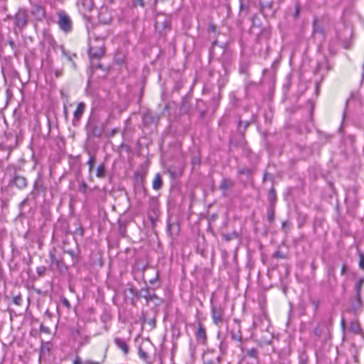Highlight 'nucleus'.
I'll list each match as a JSON object with an SVG mask.
<instances>
[{"mask_svg":"<svg viewBox=\"0 0 364 364\" xmlns=\"http://www.w3.org/2000/svg\"><path fill=\"white\" fill-rule=\"evenodd\" d=\"M105 52V38L99 36L90 37L88 53L90 58H101Z\"/></svg>","mask_w":364,"mask_h":364,"instance_id":"obj_1","label":"nucleus"},{"mask_svg":"<svg viewBox=\"0 0 364 364\" xmlns=\"http://www.w3.org/2000/svg\"><path fill=\"white\" fill-rule=\"evenodd\" d=\"M58 25L60 29L65 33L71 32L73 28L72 21L70 16L64 11L58 12Z\"/></svg>","mask_w":364,"mask_h":364,"instance_id":"obj_2","label":"nucleus"},{"mask_svg":"<svg viewBox=\"0 0 364 364\" xmlns=\"http://www.w3.org/2000/svg\"><path fill=\"white\" fill-rule=\"evenodd\" d=\"M225 314V308L221 306H215L213 303V300L211 299V317L213 319V323L220 326L223 321Z\"/></svg>","mask_w":364,"mask_h":364,"instance_id":"obj_3","label":"nucleus"},{"mask_svg":"<svg viewBox=\"0 0 364 364\" xmlns=\"http://www.w3.org/2000/svg\"><path fill=\"white\" fill-rule=\"evenodd\" d=\"M14 25L19 30H23L28 23V14L24 9L18 10L14 18Z\"/></svg>","mask_w":364,"mask_h":364,"instance_id":"obj_4","label":"nucleus"},{"mask_svg":"<svg viewBox=\"0 0 364 364\" xmlns=\"http://www.w3.org/2000/svg\"><path fill=\"white\" fill-rule=\"evenodd\" d=\"M30 12L36 21H42L46 16L45 7L39 4H31Z\"/></svg>","mask_w":364,"mask_h":364,"instance_id":"obj_5","label":"nucleus"},{"mask_svg":"<svg viewBox=\"0 0 364 364\" xmlns=\"http://www.w3.org/2000/svg\"><path fill=\"white\" fill-rule=\"evenodd\" d=\"M55 250L53 249L49 252V257L50 260V264L49 268L51 270H61L63 265V260L61 257H57L55 255Z\"/></svg>","mask_w":364,"mask_h":364,"instance_id":"obj_6","label":"nucleus"},{"mask_svg":"<svg viewBox=\"0 0 364 364\" xmlns=\"http://www.w3.org/2000/svg\"><path fill=\"white\" fill-rule=\"evenodd\" d=\"M9 185L15 186L18 189H23L27 186V180L23 176L14 175V176L11 177Z\"/></svg>","mask_w":364,"mask_h":364,"instance_id":"obj_7","label":"nucleus"},{"mask_svg":"<svg viewBox=\"0 0 364 364\" xmlns=\"http://www.w3.org/2000/svg\"><path fill=\"white\" fill-rule=\"evenodd\" d=\"M234 186V182L228 178H223L219 185V189L222 191L223 196H227L228 191Z\"/></svg>","mask_w":364,"mask_h":364,"instance_id":"obj_8","label":"nucleus"},{"mask_svg":"<svg viewBox=\"0 0 364 364\" xmlns=\"http://www.w3.org/2000/svg\"><path fill=\"white\" fill-rule=\"evenodd\" d=\"M196 338L199 343L203 345H205L207 343L206 331L203 326L201 324H200L198 327L197 331L196 333Z\"/></svg>","mask_w":364,"mask_h":364,"instance_id":"obj_9","label":"nucleus"},{"mask_svg":"<svg viewBox=\"0 0 364 364\" xmlns=\"http://www.w3.org/2000/svg\"><path fill=\"white\" fill-rule=\"evenodd\" d=\"M85 105L83 102H80L77 104V108L75 110L74 114H73V124L74 126H76L77 122L81 118V117L85 111Z\"/></svg>","mask_w":364,"mask_h":364,"instance_id":"obj_10","label":"nucleus"},{"mask_svg":"<svg viewBox=\"0 0 364 364\" xmlns=\"http://www.w3.org/2000/svg\"><path fill=\"white\" fill-rule=\"evenodd\" d=\"M139 295L141 297L144 298L147 301H152L154 299H158L155 293H151L149 287H145L141 288L139 291Z\"/></svg>","mask_w":364,"mask_h":364,"instance_id":"obj_11","label":"nucleus"},{"mask_svg":"<svg viewBox=\"0 0 364 364\" xmlns=\"http://www.w3.org/2000/svg\"><path fill=\"white\" fill-rule=\"evenodd\" d=\"M314 334L318 339L325 341L327 338L328 332V330L321 328L320 326H317L314 330Z\"/></svg>","mask_w":364,"mask_h":364,"instance_id":"obj_12","label":"nucleus"},{"mask_svg":"<svg viewBox=\"0 0 364 364\" xmlns=\"http://www.w3.org/2000/svg\"><path fill=\"white\" fill-rule=\"evenodd\" d=\"M87 132L90 136L100 137L102 136L103 130L97 126L90 125L87 128Z\"/></svg>","mask_w":364,"mask_h":364,"instance_id":"obj_13","label":"nucleus"},{"mask_svg":"<svg viewBox=\"0 0 364 364\" xmlns=\"http://www.w3.org/2000/svg\"><path fill=\"white\" fill-rule=\"evenodd\" d=\"M116 346L121 349L124 354H127L129 351V347L126 341L120 338H115L114 340Z\"/></svg>","mask_w":364,"mask_h":364,"instance_id":"obj_14","label":"nucleus"},{"mask_svg":"<svg viewBox=\"0 0 364 364\" xmlns=\"http://www.w3.org/2000/svg\"><path fill=\"white\" fill-rule=\"evenodd\" d=\"M153 188L154 190H159L162 186V179L159 173H156L153 181Z\"/></svg>","mask_w":364,"mask_h":364,"instance_id":"obj_15","label":"nucleus"},{"mask_svg":"<svg viewBox=\"0 0 364 364\" xmlns=\"http://www.w3.org/2000/svg\"><path fill=\"white\" fill-rule=\"evenodd\" d=\"M154 116H152V114L147 112H145L143 115V123L145 124V125H149V124H151L154 122Z\"/></svg>","mask_w":364,"mask_h":364,"instance_id":"obj_16","label":"nucleus"},{"mask_svg":"<svg viewBox=\"0 0 364 364\" xmlns=\"http://www.w3.org/2000/svg\"><path fill=\"white\" fill-rule=\"evenodd\" d=\"M356 301L351 304V309L354 312H357L361 310L362 308V301H361V296H360L359 299L355 297Z\"/></svg>","mask_w":364,"mask_h":364,"instance_id":"obj_17","label":"nucleus"},{"mask_svg":"<svg viewBox=\"0 0 364 364\" xmlns=\"http://www.w3.org/2000/svg\"><path fill=\"white\" fill-rule=\"evenodd\" d=\"M364 284V279L360 278L357 282L356 286H355V297H358L359 299L360 296H361V290L362 287Z\"/></svg>","mask_w":364,"mask_h":364,"instance_id":"obj_18","label":"nucleus"},{"mask_svg":"<svg viewBox=\"0 0 364 364\" xmlns=\"http://www.w3.org/2000/svg\"><path fill=\"white\" fill-rule=\"evenodd\" d=\"M138 355L139 358L146 361L147 364H152L151 362L148 360V355L141 346L138 348Z\"/></svg>","mask_w":364,"mask_h":364,"instance_id":"obj_19","label":"nucleus"},{"mask_svg":"<svg viewBox=\"0 0 364 364\" xmlns=\"http://www.w3.org/2000/svg\"><path fill=\"white\" fill-rule=\"evenodd\" d=\"M350 331L358 333L360 331V326L358 321H352L350 326Z\"/></svg>","mask_w":364,"mask_h":364,"instance_id":"obj_20","label":"nucleus"},{"mask_svg":"<svg viewBox=\"0 0 364 364\" xmlns=\"http://www.w3.org/2000/svg\"><path fill=\"white\" fill-rule=\"evenodd\" d=\"M73 364H100L99 362H95L90 360H87L85 361H82L79 357H77Z\"/></svg>","mask_w":364,"mask_h":364,"instance_id":"obj_21","label":"nucleus"},{"mask_svg":"<svg viewBox=\"0 0 364 364\" xmlns=\"http://www.w3.org/2000/svg\"><path fill=\"white\" fill-rule=\"evenodd\" d=\"M96 176L98 178H104L105 176V168L103 164L100 165L97 168Z\"/></svg>","mask_w":364,"mask_h":364,"instance_id":"obj_22","label":"nucleus"},{"mask_svg":"<svg viewBox=\"0 0 364 364\" xmlns=\"http://www.w3.org/2000/svg\"><path fill=\"white\" fill-rule=\"evenodd\" d=\"M272 3V0H260L259 4H260L261 9L271 8Z\"/></svg>","mask_w":364,"mask_h":364,"instance_id":"obj_23","label":"nucleus"},{"mask_svg":"<svg viewBox=\"0 0 364 364\" xmlns=\"http://www.w3.org/2000/svg\"><path fill=\"white\" fill-rule=\"evenodd\" d=\"M268 221L272 223L274 220V209L273 207H269L267 210Z\"/></svg>","mask_w":364,"mask_h":364,"instance_id":"obj_24","label":"nucleus"},{"mask_svg":"<svg viewBox=\"0 0 364 364\" xmlns=\"http://www.w3.org/2000/svg\"><path fill=\"white\" fill-rule=\"evenodd\" d=\"M237 237H238V235L235 232H232L231 233H227V234H224L223 235V238L226 241H230V240H232L233 239H236Z\"/></svg>","mask_w":364,"mask_h":364,"instance_id":"obj_25","label":"nucleus"},{"mask_svg":"<svg viewBox=\"0 0 364 364\" xmlns=\"http://www.w3.org/2000/svg\"><path fill=\"white\" fill-rule=\"evenodd\" d=\"M313 28H314V33H320L323 34V29L318 25L317 20L315 19L313 23Z\"/></svg>","mask_w":364,"mask_h":364,"instance_id":"obj_26","label":"nucleus"},{"mask_svg":"<svg viewBox=\"0 0 364 364\" xmlns=\"http://www.w3.org/2000/svg\"><path fill=\"white\" fill-rule=\"evenodd\" d=\"M247 355L250 358H257L258 355V350L257 348H252L251 349L247 350Z\"/></svg>","mask_w":364,"mask_h":364,"instance_id":"obj_27","label":"nucleus"},{"mask_svg":"<svg viewBox=\"0 0 364 364\" xmlns=\"http://www.w3.org/2000/svg\"><path fill=\"white\" fill-rule=\"evenodd\" d=\"M309 358L305 353H301L299 355V364H308Z\"/></svg>","mask_w":364,"mask_h":364,"instance_id":"obj_28","label":"nucleus"},{"mask_svg":"<svg viewBox=\"0 0 364 364\" xmlns=\"http://www.w3.org/2000/svg\"><path fill=\"white\" fill-rule=\"evenodd\" d=\"M82 4L83 6L85 7L87 10H91L93 6V3L92 0H82Z\"/></svg>","mask_w":364,"mask_h":364,"instance_id":"obj_29","label":"nucleus"},{"mask_svg":"<svg viewBox=\"0 0 364 364\" xmlns=\"http://www.w3.org/2000/svg\"><path fill=\"white\" fill-rule=\"evenodd\" d=\"M95 161V156L94 155H91L90 154V159H89V161L87 162V164L89 166V171L90 172H91L92 168H93V166H94Z\"/></svg>","mask_w":364,"mask_h":364,"instance_id":"obj_30","label":"nucleus"},{"mask_svg":"<svg viewBox=\"0 0 364 364\" xmlns=\"http://www.w3.org/2000/svg\"><path fill=\"white\" fill-rule=\"evenodd\" d=\"M8 43L11 46V49L14 50V55L17 56L18 50L16 49V46L14 41L11 38H10L8 40Z\"/></svg>","mask_w":364,"mask_h":364,"instance_id":"obj_31","label":"nucleus"},{"mask_svg":"<svg viewBox=\"0 0 364 364\" xmlns=\"http://www.w3.org/2000/svg\"><path fill=\"white\" fill-rule=\"evenodd\" d=\"M46 272V267L44 266H40L36 268V272L39 277H43Z\"/></svg>","mask_w":364,"mask_h":364,"instance_id":"obj_32","label":"nucleus"},{"mask_svg":"<svg viewBox=\"0 0 364 364\" xmlns=\"http://www.w3.org/2000/svg\"><path fill=\"white\" fill-rule=\"evenodd\" d=\"M12 301L16 305L21 306L22 304V297L20 294L16 295L13 297Z\"/></svg>","mask_w":364,"mask_h":364,"instance_id":"obj_33","label":"nucleus"},{"mask_svg":"<svg viewBox=\"0 0 364 364\" xmlns=\"http://www.w3.org/2000/svg\"><path fill=\"white\" fill-rule=\"evenodd\" d=\"M238 173L242 175V174H245V175H247V176H251L252 175V171L249 168H240L239 171H238Z\"/></svg>","mask_w":364,"mask_h":364,"instance_id":"obj_34","label":"nucleus"},{"mask_svg":"<svg viewBox=\"0 0 364 364\" xmlns=\"http://www.w3.org/2000/svg\"><path fill=\"white\" fill-rule=\"evenodd\" d=\"M62 304L68 309H70L71 305L69 302V301L65 297H61L60 299Z\"/></svg>","mask_w":364,"mask_h":364,"instance_id":"obj_35","label":"nucleus"},{"mask_svg":"<svg viewBox=\"0 0 364 364\" xmlns=\"http://www.w3.org/2000/svg\"><path fill=\"white\" fill-rule=\"evenodd\" d=\"M359 267L364 270V255L363 253L359 255Z\"/></svg>","mask_w":364,"mask_h":364,"instance_id":"obj_36","label":"nucleus"},{"mask_svg":"<svg viewBox=\"0 0 364 364\" xmlns=\"http://www.w3.org/2000/svg\"><path fill=\"white\" fill-rule=\"evenodd\" d=\"M132 2H133L134 6H139L141 7L144 6V0H133Z\"/></svg>","mask_w":364,"mask_h":364,"instance_id":"obj_37","label":"nucleus"},{"mask_svg":"<svg viewBox=\"0 0 364 364\" xmlns=\"http://www.w3.org/2000/svg\"><path fill=\"white\" fill-rule=\"evenodd\" d=\"M63 55H65L67 57L68 60L72 63V65H73V68H75V63L73 62V57H75L76 55H68V54H67L65 51H63Z\"/></svg>","mask_w":364,"mask_h":364,"instance_id":"obj_38","label":"nucleus"},{"mask_svg":"<svg viewBox=\"0 0 364 364\" xmlns=\"http://www.w3.org/2000/svg\"><path fill=\"white\" fill-rule=\"evenodd\" d=\"M158 280H159V272H156L155 277L153 279L149 280V284H154L156 282H158Z\"/></svg>","mask_w":364,"mask_h":364,"instance_id":"obj_39","label":"nucleus"},{"mask_svg":"<svg viewBox=\"0 0 364 364\" xmlns=\"http://www.w3.org/2000/svg\"><path fill=\"white\" fill-rule=\"evenodd\" d=\"M40 331L43 333H48L49 332V328L44 325L41 324L40 326Z\"/></svg>","mask_w":364,"mask_h":364,"instance_id":"obj_40","label":"nucleus"},{"mask_svg":"<svg viewBox=\"0 0 364 364\" xmlns=\"http://www.w3.org/2000/svg\"><path fill=\"white\" fill-rule=\"evenodd\" d=\"M220 351L222 353H224L225 349H226V345L225 344V343L223 341H222L220 343Z\"/></svg>","mask_w":364,"mask_h":364,"instance_id":"obj_41","label":"nucleus"},{"mask_svg":"<svg viewBox=\"0 0 364 364\" xmlns=\"http://www.w3.org/2000/svg\"><path fill=\"white\" fill-rule=\"evenodd\" d=\"M203 364H214V362L211 359H203Z\"/></svg>","mask_w":364,"mask_h":364,"instance_id":"obj_42","label":"nucleus"},{"mask_svg":"<svg viewBox=\"0 0 364 364\" xmlns=\"http://www.w3.org/2000/svg\"><path fill=\"white\" fill-rule=\"evenodd\" d=\"M282 228H283V229H284V228H289V226H290V224H289L288 222H287V221H284V222L282 223Z\"/></svg>","mask_w":364,"mask_h":364,"instance_id":"obj_43","label":"nucleus"},{"mask_svg":"<svg viewBox=\"0 0 364 364\" xmlns=\"http://www.w3.org/2000/svg\"><path fill=\"white\" fill-rule=\"evenodd\" d=\"M79 333H80V331H79L77 329H75H75H73V330H72V335H73V336H74V337H75V336H76L77 335H79Z\"/></svg>","mask_w":364,"mask_h":364,"instance_id":"obj_44","label":"nucleus"},{"mask_svg":"<svg viewBox=\"0 0 364 364\" xmlns=\"http://www.w3.org/2000/svg\"><path fill=\"white\" fill-rule=\"evenodd\" d=\"M119 232L122 236L125 235V228L120 227L119 228Z\"/></svg>","mask_w":364,"mask_h":364,"instance_id":"obj_45","label":"nucleus"},{"mask_svg":"<svg viewBox=\"0 0 364 364\" xmlns=\"http://www.w3.org/2000/svg\"><path fill=\"white\" fill-rule=\"evenodd\" d=\"M215 29H216V27L214 24H210L209 26V30L213 31V32H215Z\"/></svg>","mask_w":364,"mask_h":364,"instance_id":"obj_46","label":"nucleus"},{"mask_svg":"<svg viewBox=\"0 0 364 364\" xmlns=\"http://www.w3.org/2000/svg\"><path fill=\"white\" fill-rule=\"evenodd\" d=\"M299 10H300L299 6L297 5L296 7L295 14H294L296 17L298 16L299 13Z\"/></svg>","mask_w":364,"mask_h":364,"instance_id":"obj_47","label":"nucleus"},{"mask_svg":"<svg viewBox=\"0 0 364 364\" xmlns=\"http://www.w3.org/2000/svg\"><path fill=\"white\" fill-rule=\"evenodd\" d=\"M345 31L348 33L350 36H352V31L350 28H345Z\"/></svg>","mask_w":364,"mask_h":364,"instance_id":"obj_48","label":"nucleus"},{"mask_svg":"<svg viewBox=\"0 0 364 364\" xmlns=\"http://www.w3.org/2000/svg\"><path fill=\"white\" fill-rule=\"evenodd\" d=\"M81 189L83 193H86V185L85 183L82 184Z\"/></svg>","mask_w":364,"mask_h":364,"instance_id":"obj_49","label":"nucleus"},{"mask_svg":"<svg viewBox=\"0 0 364 364\" xmlns=\"http://www.w3.org/2000/svg\"><path fill=\"white\" fill-rule=\"evenodd\" d=\"M345 272H346V266H343L342 267V269H341V274H345Z\"/></svg>","mask_w":364,"mask_h":364,"instance_id":"obj_50","label":"nucleus"},{"mask_svg":"<svg viewBox=\"0 0 364 364\" xmlns=\"http://www.w3.org/2000/svg\"><path fill=\"white\" fill-rule=\"evenodd\" d=\"M311 269H312L313 270H315V269H316V264H314V262H312V263L311 264Z\"/></svg>","mask_w":364,"mask_h":364,"instance_id":"obj_51","label":"nucleus"},{"mask_svg":"<svg viewBox=\"0 0 364 364\" xmlns=\"http://www.w3.org/2000/svg\"><path fill=\"white\" fill-rule=\"evenodd\" d=\"M344 46H345L346 48H350V43H345Z\"/></svg>","mask_w":364,"mask_h":364,"instance_id":"obj_52","label":"nucleus"},{"mask_svg":"<svg viewBox=\"0 0 364 364\" xmlns=\"http://www.w3.org/2000/svg\"><path fill=\"white\" fill-rule=\"evenodd\" d=\"M314 304L315 305V309H317L318 306V302L315 301H314Z\"/></svg>","mask_w":364,"mask_h":364,"instance_id":"obj_53","label":"nucleus"},{"mask_svg":"<svg viewBox=\"0 0 364 364\" xmlns=\"http://www.w3.org/2000/svg\"><path fill=\"white\" fill-rule=\"evenodd\" d=\"M220 360H221L220 357H218V358H217V361H218V363H220Z\"/></svg>","mask_w":364,"mask_h":364,"instance_id":"obj_54","label":"nucleus"},{"mask_svg":"<svg viewBox=\"0 0 364 364\" xmlns=\"http://www.w3.org/2000/svg\"><path fill=\"white\" fill-rule=\"evenodd\" d=\"M248 125H249V123H248V122H246V123L245 124V128L247 127H248Z\"/></svg>","mask_w":364,"mask_h":364,"instance_id":"obj_55","label":"nucleus"},{"mask_svg":"<svg viewBox=\"0 0 364 364\" xmlns=\"http://www.w3.org/2000/svg\"><path fill=\"white\" fill-rule=\"evenodd\" d=\"M55 75H56L57 76H59V75H60V72L57 71V72H56V73H55Z\"/></svg>","mask_w":364,"mask_h":364,"instance_id":"obj_56","label":"nucleus"},{"mask_svg":"<svg viewBox=\"0 0 364 364\" xmlns=\"http://www.w3.org/2000/svg\"><path fill=\"white\" fill-rule=\"evenodd\" d=\"M160 287H161V285H160L159 284H158L156 286V287H155V288H156V289H158V288H159Z\"/></svg>","mask_w":364,"mask_h":364,"instance_id":"obj_57","label":"nucleus"},{"mask_svg":"<svg viewBox=\"0 0 364 364\" xmlns=\"http://www.w3.org/2000/svg\"><path fill=\"white\" fill-rule=\"evenodd\" d=\"M274 189H273V188H272V189H271V193H273V194H274Z\"/></svg>","mask_w":364,"mask_h":364,"instance_id":"obj_58","label":"nucleus"},{"mask_svg":"<svg viewBox=\"0 0 364 364\" xmlns=\"http://www.w3.org/2000/svg\"><path fill=\"white\" fill-rule=\"evenodd\" d=\"M338 38L339 39H341V38H342V37H341L339 34H338Z\"/></svg>","mask_w":364,"mask_h":364,"instance_id":"obj_59","label":"nucleus"},{"mask_svg":"<svg viewBox=\"0 0 364 364\" xmlns=\"http://www.w3.org/2000/svg\"><path fill=\"white\" fill-rule=\"evenodd\" d=\"M301 225H302V223H300L299 224V228H301Z\"/></svg>","mask_w":364,"mask_h":364,"instance_id":"obj_60","label":"nucleus"},{"mask_svg":"<svg viewBox=\"0 0 364 364\" xmlns=\"http://www.w3.org/2000/svg\"><path fill=\"white\" fill-rule=\"evenodd\" d=\"M341 324H342V326H344V321H343V320H342V321H341Z\"/></svg>","mask_w":364,"mask_h":364,"instance_id":"obj_61","label":"nucleus"},{"mask_svg":"<svg viewBox=\"0 0 364 364\" xmlns=\"http://www.w3.org/2000/svg\"><path fill=\"white\" fill-rule=\"evenodd\" d=\"M69 253L73 256V253L72 251H70Z\"/></svg>","mask_w":364,"mask_h":364,"instance_id":"obj_62","label":"nucleus"},{"mask_svg":"<svg viewBox=\"0 0 364 364\" xmlns=\"http://www.w3.org/2000/svg\"><path fill=\"white\" fill-rule=\"evenodd\" d=\"M271 196H272V197H274H274H275L274 193V194H273V193H271Z\"/></svg>","mask_w":364,"mask_h":364,"instance_id":"obj_63","label":"nucleus"},{"mask_svg":"<svg viewBox=\"0 0 364 364\" xmlns=\"http://www.w3.org/2000/svg\"><path fill=\"white\" fill-rule=\"evenodd\" d=\"M157 1H158V0H155V1H154V4H157Z\"/></svg>","mask_w":364,"mask_h":364,"instance_id":"obj_64","label":"nucleus"}]
</instances>
